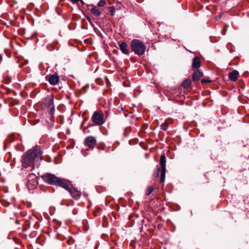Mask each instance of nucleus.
I'll return each instance as SVG.
<instances>
[{
	"label": "nucleus",
	"instance_id": "f257e3e1",
	"mask_svg": "<svg viewBox=\"0 0 249 249\" xmlns=\"http://www.w3.org/2000/svg\"><path fill=\"white\" fill-rule=\"evenodd\" d=\"M42 151L39 146L32 148V170L35 166L38 167L42 160Z\"/></svg>",
	"mask_w": 249,
	"mask_h": 249
},
{
	"label": "nucleus",
	"instance_id": "f03ea898",
	"mask_svg": "<svg viewBox=\"0 0 249 249\" xmlns=\"http://www.w3.org/2000/svg\"><path fill=\"white\" fill-rule=\"evenodd\" d=\"M131 47L132 51L139 55L144 54L146 49L145 45L138 39H134L131 41Z\"/></svg>",
	"mask_w": 249,
	"mask_h": 249
},
{
	"label": "nucleus",
	"instance_id": "7ed1b4c3",
	"mask_svg": "<svg viewBox=\"0 0 249 249\" xmlns=\"http://www.w3.org/2000/svg\"><path fill=\"white\" fill-rule=\"evenodd\" d=\"M91 119L92 122L97 125H101L105 122L104 114L101 111H95Z\"/></svg>",
	"mask_w": 249,
	"mask_h": 249
},
{
	"label": "nucleus",
	"instance_id": "20e7f679",
	"mask_svg": "<svg viewBox=\"0 0 249 249\" xmlns=\"http://www.w3.org/2000/svg\"><path fill=\"white\" fill-rule=\"evenodd\" d=\"M22 167L27 168L31 165V149L29 150L22 157Z\"/></svg>",
	"mask_w": 249,
	"mask_h": 249
},
{
	"label": "nucleus",
	"instance_id": "39448f33",
	"mask_svg": "<svg viewBox=\"0 0 249 249\" xmlns=\"http://www.w3.org/2000/svg\"><path fill=\"white\" fill-rule=\"evenodd\" d=\"M166 159L164 154L162 155L160 158V182H163L165 180L166 173Z\"/></svg>",
	"mask_w": 249,
	"mask_h": 249
},
{
	"label": "nucleus",
	"instance_id": "423d86ee",
	"mask_svg": "<svg viewBox=\"0 0 249 249\" xmlns=\"http://www.w3.org/2000/svg\"><path fill=\"white\" fill-rule=\"evenodd\" d=\"M44 180L48 183L52 185H56L59 178L55 176L54 175L47 173L42 176Z\"/></svg>",
	"mask_w": 249,
	"mask_h": 249
},
{
	"label": "nucleus",
	"instance_id": "0eeeda50",
	"mask_svg": "<svg viewBox=\"0 0 249 249\" xmlns=\"http://www.w3.org/2000/svg\"><path fill=\"white\" fill-rule=\"evenodd\" d=\"M44 104L48 107H50V114L52 116L54 113V107L53 106V96H48L45 98Z\"/></svg>",
	"mask_w": 249,
	"mask_h": 249
},
{
	"label": "nucleus",
	"instance_id": "6e6552de",
	"mask_svg": "<svg viewBox=\"0 0 249 249\" xmlns=\"http://www.w3.org/2000/svg\"><path fill=\"white\" fill-rule=\"evenodd\" d=\"M96 143V139L91 136L87 137L84 141L85 145L90 148H94Z\"/></svg>",
	"mask_w": 249,
	"mask_h": 249
},
{
	"label": "nucleus",
	"instance_id": "1a4fd4ad",
	"mask_svg": "<svg viewBox=\"0 0 249 249\" xmlns=\"http://www.w3.org/2000/svg\"><path fill=\"white\" fill-rule=\"evenodd\" d=\"M56 185L60 186L68 191L72 187V185L66 180L59 178Z\"/></svg>",
	"mask_w": 249,
	"mask_h": 249
},
{
	"label": "nucleus",
	"instance_id": "9d476101",
	"mask_svg": "<svg viewBox=\"0 0 249 249\" xmlns=\"http://www.w3.org/2000/svg\"><path fill=\"white\" fill-rule=\"evenodd\" d=\"M46 78L49 81V83L53 85H56L59 81V77L54 74L47 75Z\"/></svg>",
	"mask_w": 249,
	"mask_h": 249
},
{
	"label": "nucleus",
	"instance_id": "9b49d317",
	"mask_svg": "<svg viewBox=\"0 0 249 249\" xmlns=\"http://www.w3.org/2000/svg\"><path fill=\"white\" fill-rule=\"evenodd\" d=\"M68 192L70 193L71 196L76 200L78 199L81 196V193L79 191L76 190L75 189L71 188L70 190L68 191Z\"/></svg>",
	"mask_w": 249,
	"mask_h": 249
},
{
	"label": "nucleus",
	"instance_id": "f8f14e48",
	"mask_svg": "<svg viewBox=\"0 0 249 249\" xmlns=\"http://www.w3.org/2000/svg\"><path fill=\"white\" fill-rule=\"evenodd\" d=\"M201 66V61L199 57L196 56L193 58L192 62V68L194 70L199 68Z\"/></svg>",
	"mask_w": 249,
	"mask_h": 249
},
{
	"label": "nucleus",
	"instance_id": "ddd939ff",
	"mask_svg": "<svg viewBox=\"0 0 249 249\" xmlns=\"http://www.w3.org/2000/svg\"><path fill=\"white\" fill-rule=\"evenodd\" d=\"M239 77V72L236 70H234L229 73L230 79L232 81H235Z\"/></svg>",
	"mask_w": 249,
	"mask_h": 249
},
{
	"label": "nucleus",
	"instance_id": "4468645a",
	"mask_svg": "<svg viewBox=\"0 0 249 249\" xmlns=\"http://www.w3.org/2000/svg\"><path fill=\"white\" fill-rule=\"evenodd\" d=\"M203 76L202 72L200 71H195L192 75V80L194 81H198L201 77Z\"/></svg>",
	"mask_w": 249,
	"mask_h": 249
},
{
	"label": "nucleus",
	"instance_id": "2eb2a0df",
	"mask_svg": "<svg viewBox=\"0 0 249 249\" xmlns=\"http://www.w3.org/2000/svg\"><path fill=\"white\" fill-rule=\"evenodd\" d=\"M90 12L91 14H92L94 16H95L96 17H99L101 14V12L95 6H93V7H92L90 9Z\"/></svg>",
	"mask_w": 249,
	"mask_h": 249
},
{
	"label": "nucleus",
	"instance_id": "dca6fc26",
	"mask_svg": "<svg viewBox=\"0 0 249 249\" xmlns=\"http://www.w3.org/2000/svg\"><path fill=\"white\" fill-rule=\"evenodd\" d=\"M119 47L122 52L124 54H128V52L127 50V44L125 42L121 43L119 45Z\"/></svg>",
	"mask_w": 249,
	"mask_h": 249
},
{
	"label": "nucleus",
	"instance_id": "f3484780",
	"mask_svg": "<svg viewBox=\"0 0 249 249\" xmlns=\"http://www.w3.org/2000/svg\"><path fill=\"white\" fill-rule=\"evenodd\" d=\"M191 83L192 81L191 79H187L183 81L181 85L183 88L187 89L190 86Z\"/></svg>",
	"mask_w": 249,
	"mask_h": 249
},
{
	"label": "nucleus",
	"instance_id": "a211bd4d",
	"mask_svg": "<svg viewBox=\"0 0 249 249\" xmlns=\"http://www.w3.org/2000/svg\"><path fill=\"white\" fill-rule=\"evenodd\" d=\"M160 127L161 128L165 131L167 129L168 127V124L167 123H162L161 125H160Z\"/></svg>",
	"mask_w": 249,
	"mask_h": 249
},
{
	"label": "nucleus",
	"instance_id": "6ab92c4d",
	"mask_svg": "<svg viewBox=\"0 0 249 249\" xmlns=\"http://www.w3.org/2000/svg\"><path fill=\"white\" fill-rule=\"evenodd\" d=\"M153 191V187L152 186H149L146 190V195L147 196L150 195Z\"/></svg>",
	"mask_w": 249,
	"mask_h": 249
},
{
	"label": "nucleus",
	"instance_id": "aec40b11",
	"mask_svg": "<svg viewBox=\"0 0 249 249\" xmlns=\"http://www.w3.org/2000/svg\"><path fill=\"white\" fill-rule=\"evenodd\" d=\"M31 174H29L28 176V181L26 183V187L28 188V189L30 191V186H31V183L30 182L29 180V177L30 176Z\"/></svg>",
	"mask_w": 249,
	"mask_h": 249
},
{
	"label": "nucleus",
	"instance_id": "412c9836",
	"mask_svg": "<svg viewBox=\"0 0 249 249\" xmlns=\"http://www.w3.org/2000/svg\"><path fill=\"white\" fill-rule=\"evenodd\" d=\"M106 1L103 0H101L98 3V6L100 7L104 6L106 4Z\"/></svg>",
	"mask_w": 249,
	"mask_h": 249
},
{
	"label": "nucleus",
	"instance_id": "4be33fe9",
	"mask_svg": "<svg viewBox=\"0 0 249 249\" xmlns=\"http://www.w3.org/2000/svg\"><path fill=\"white\" fill-rule=\"evenodd\" d=\"M201 82L202 83V84H206V83H211V80H205V79H202L201 81Z\"/></svg>",
	"mask_w": 249,
	"mask_h": 249
},
{
	"label": "nucleus",
	"instance_id": "5701e85b",
	"mask_svg": "<svg viewBox=\"0 0 249 249\" xmlns=\"http://www.w3.org/2000/svg\"><path fill=\"white\" fill-rule=\"evenodd\" d=\"M71 1L73 3H77L78 1H81L82 3H84L82 0H71Z\"/></svg>",
	"mask_w": 249,
	"mask_h": 249
},
{
	"label": "nucleus",
	"instance_id": "b1692460",
	"mask_svg": "<svg viewBox=\"0 0 249 249\" xmlns=\"http://www.w3.org/2000/svg\"><path fill=\"white\" fill-rule=\"evenodd\" d=\"M87 20L89 21V22L90 23H91V22H92V21H91V18H89V17L87 16Z\"/></svg>",
	"mask_w": 249,
	"mask_h": 249
},
{
	"label": "nucleus",
	"instance_id": "393cba45",
	"mask_svg": "<svg viewBox=\"0 0 249 249\" xmlns=\"http://www.w3.org/2000/svg\"><path fill=\"white\" fill-rule=\"evenodd\" d=\"M32 184H33L34 182H36V179H32Z\"/></svg>",
	"mask_w": 249,
	"mask_h": 249
},
{
	"label": "nucleus",
	"instance_id": "a878e982",
	"mask_svg": "<svg viewBox=\"0 0 249 249\" xmlns=\"http://www.w3.org/2000/svg\"><path fill=\"white\" fill-rule=\"evenodd\" d=\"M114 13H115V11H111V15H113Z\"/></svg>",
	"mask_w": 249,
	"mask_h": 249
},
{
	"label": "nucleus",
	"instance_id": "bb28decb",
	"mask_svg": "<svg viewBox=\"0 0 249 249\" xmlns=\"http://www.w3.org/2000/svg\"><path fill=\"white\" fill-rule=\"evenodd\" d=\"M34 218H36V216H34V217H33V215H32V220H34Z\"/></svg>",
	"mask_w": 249,
	"mask_h": 249
},
{
	"label": "nucleus",
	"instance_id": "cd10ccee",
	"mask_svg": "<svg viewBox=\"0 0 249 249\" xmlns=\"http://www.w3.org/2000/svg\"><path fill=\"white\" fill-rule=\"evenodd\" d=\"M25 61H26V64L28 62V60H25Z\"/></svg>",
	"mask_w": 249,
	"mask_h": 249
},
{
	"label": "nucleus",
	"instance_id": "c85d7f7f",
	"mask_svg": "<svg viewBox=\"0 0 249 249\" xmlns=\"http://www.w3.org/2000/svg\"><path fill=\"white\" fill-rule=\"evenodd\" d=\"M53 125H54V124H53H53H52V125H51V127H52Z\"/></svg>",
	"mask_w": 249,
	"mask_h": 249
},
{
	"label": "nucleus",
	"instance_id": "c756f323",
	"mask_svg": "<svg viewBox=\"0 0 249 249\" xmlns=\"http://www.w3.org/2000/svg\"><path fill=\"white\" fill-rule=\"evenodd\" d=\"M160 168H158V172H159V171H160Z\"/></svg>",
	"mask_w": 249,
	"mask_h": 249
}]
</instances>
